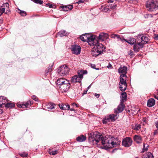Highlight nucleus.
<instances>
[{"instance_id": "44", "label": "nucleus", "mask_w": 158, "mask_h": 158, "mask_svg": "<svg viewBox=\"0 0 158 158\" xmlns=\"http://www.w3.org/2000/svg\"><path fill=\"white\" fill-rule=\"evenodd\" d=\"M148 147V145H147V146L146 147H145V143H144L143 145V152H144L145 151H147L148 149V148L147 147Z\"/></svg>"}, {"instance_id": "2", "label": "nucleus", "mask_w": 158, "mask_h": 158, "mask_svg": "<svg viewBox=\"0 0 158 158\" xmlns=\"http://www.w3.org/2000/svg\"><path fill=\"white\" fill-rule=\"evenodd\" d=\"M145 6L149 12H155L158 10V1L156 0H148L146 2Z\"/></svg>"}, {"instance_id": "55", "label": "nucleus", "mask_w": 158, "mask_h": 158, "mask_svg": "<svg viewBox=\"0 0 158 158\" xmlns=\"http://www.w3.org/2000/svg\"><path fill=\"white\" fill-rule=\"evenodd\" d=\"M115 0H108V3H112ZM116 1H117L118 0H115Z\"/></svg>"}, {"instance_id": "41", "label": "nucleus", "mask_w": 158, "mask_h": 158, "mask_svg": "<svg viewBox=\"0 0 158 158\" xmlns=\"http://www.w3.org/2000/svg\"><path fill=\"white\" fill-rule=\"evenodd\" d=\"M34 2H35V3L39 4H41L43 2L42 1L40 0H35Z\"/></svg>"}, {"instance_id": "37", "label": "nucleus", "mask_w": 158, "mask_h": 158, "mask_svg": "<svg viewBox=\"0 0 158 158\" xmlns=\"http://www.w3.org/2000/svg\"><path fill=\"white\" fill-rule=\"evenodd\" d=\"M19 13L23 16H25L27 15V14L26 12L24 11L21 10L19 9Z\"/></svg>"}, {"instance_id": "53", "label": "nucleus", "mask_w": 158, "mask_h": 158, "mask_svg": "<svg viewBox=\"0 0 158 158\" xmlns=\"http://www.w3.org/2000/svg\"><path fill=\"white\" fill-rule=\"evenodd\" d=\"M155 124L156 128H158V121L156 122Z\"/></svg>"}, {"instance_id": "7", "label": "nucleus", "mask_w": 158, "mask_h": 158, "mask_svg": "<svg viewBox=\"0 0 158 158\" xmlns=\"http://www.w3.org/2000/svg\"><path fill=\"white\" fill-rule=\"evenodd\" d=\"M71 49L72 53L73 54L78 55L81 52V48L78 45H73L72 46Z\"/></svg>"}, {"instance_id": "26", "label": "nucleus", "mask_w": 158, "mask_h": 158, "mask_svg": "<svg viewBox=\"0 0 158 158\" xmlns=\"http://www.w3.org/2000/svg\"><path fill=\"white\" fill-rule=\"evenodd\" d=\"M69 34L68 32L64 30H61L58 33V35L60 37L67 35Z\"/></svg>"}, {"instance_id": "50", "label": "nucleus", "mask_w": 158, "mask_h": 158, "mask_svg": "<svg viewBox=\"0 0 158 158\" xmlns=\"http://www.w3.org/2000/svg\"><path fill=\"white\" fill-rule=\"evenodd\" d=\"M129 54L130 56H132L133 55V51L130 50L129 52Z\"/></svg>"}, {"instance_id": "39", "label": "nucleus", "mask_w": 158, "mask_h": 158, "mask_svg": "<svg viewBox=\"0 0 158 158\" xmlns=\"http://www.w3.org/2000/svg\"><path fill=\"white\" fill-rule=\"evenodd\" d=\"M84 73H82V72H81L80 73H78V78H80L79 79L81 81L82 79L83 78Z\"/></svg>"}, {"instance_id": "57", "label": "nucleus", "mask_w": 158, "mask_h": 158, "mask_svg": "<svg viewBox=\"0 0 158 158\" xmlns=\"http://www.w3.org/2000/svg\"><path fill=\"white\" fill-rule=\"evenodd\" d=\"M155 39L158 40V34L155 37Z\"/></svg>"}, {"instance_id": "12", "label": "nucleus", "mask_w": 158, "mask_h": 158, "mask_svg": "<svg viewBox=\"0 0 158 158\" xmlns=\"http://www.w3.org/2000/svg\"><path fill=\"white\" fill-rule=\"evenodd\" d=\"M124 105L123 103L120 102V104L118 106L116 109H114V112L118 114L122 112L124 109Z\"/></svg>"}, {"instance_id": "6", "label": "nucleus", "mask_w": 158, "mask_h": 158, "mask_svg": "<svg viewBox=\"0 0 158 158\" xmlns=\"http://www.w3.org/2000/svg\"><path fill=\"white\" fill-rule=\"evenodd\" d=\"M9 5L7 3L3 4L1 8H0V16L2 15L3 13L8 14L9 12Z\"/></svg>"}, {"instance_id": "17", "label": "nucleus", "mask_w": 158, "mask_h": 158, "mask_svg": "<svg viewBox=\"0 0 158 158\" xmlns=\"http://www.w3.org/2000/svg\"><path fill=\"white\" fill-rule=\"evenodd\" d=\"M8 102L7 98L6 97L0 96V107L2 108L3 105L5 104Z\"/></svg>"}, {"instance_id": "28", "label": "nucleus", "mask_w": 158, "mask_h": 158, "mask_svg": "<svg viewBox=\"0 0 158 158\" xmlns=\"http://www.w3.org/2000/svg\"><path fill=\"white\" fill-rule=\"evenodd\" d=\"M88 34H83L80 37V39L84 42H87L88 40Z\"/></svg>"}, {"instance_id": "15", "label": "nucleus", "mask_w": 158, "mask_h": 158, "mask_svg": "<svg viewBox=\"0 0 158 158\" xmlns=\"http://www.w3.org/2000/svg\"><path fill=\"white\" fill-rule=\"evenodd\" d=\"M127 68L125 66L121 67L118 69V71L119 73H122V74H125L127 73Z\"/></svg>"}, {"instance_id": "36", "label": "nucleus", "mask_w": 158, "mask_h": 158, "mask_svg": "<svg viewBox=\"0 0 158 158\" xmlns=\"http://www.w3.org/2000/svg\"><path fill=\"white\" fill-rule=\"evenodd\" d=\"M58 151L55 150L54 151H52L51 150H49L48 152V153L50 155H54L57 153Z\"/></svg>"}, {"instance_id": "24", "label": "nucleus", "mask_w": 158, "mask_h": 158, "mask_svg": "<svg viewBox=\"0 0 158 158\" xmlns=\"http://www.w3.org/2000/svg\"><path fill=\"white\" fill-rule=\"evenodd\" d=\"M86 139V137L83 135H81L76 138L77 141L79 142H82L85 141Z\"/></svg>"}, {"instance_id": "1", "label": "nucleus", "mask_w": 158, "mask_h": 158, "mask_svg": "<svg viewBox=\"0 0 158 158\" xmlns=\"http://www.w3.org/2000/svg\"><path fill=\"white\" fill-rule=\"evenodd\" d=\"M108 137H103L99 132L96 131L90 134L88 139L89 142L93 145L98 144L101 141L102 144L105 145L107 147V145H108Z\"/></svg>"}, {"instance_id": "58", "label": "nucleus", "mask_w": 158, "mask_h": 158, "mask_svg": "<svg viewBox=\"0 0 158 158\" xmlns=\"http://www.w3.org/2000/svg\"><path fill=\"white\" fill-rule=\"evenodd\" d=\"M91 67L94 69H95L96 66L95 64H92L91 65Z\"/></svg>"}, {"instance_id": "20", "label": "nucleus", "mask_w": 158, "mask_h": 158, "mask_svg": "<svg viewBox=\"0 0 158 158\" xmlns=\"http://www.w3.org/2000/svg\"><path fill=\"white\" fill-rule=\"evenodd\" d=\"M80 78L78 77L77 75H74L73 77L71 79V83H76L77 82H80L81 81L79 79Z\"/></svg>"}, {"instance_id": "31", "label": "nucleus", "mask_w": 158, "mask_h": 158, "mask_svg": "<svg viewBox=\"0 0 158 158\" xmlns=\"http://www.w3.org/2000/svg\"><path fill=\"white\" fill-rule=\"evenodd\" d=\"M5 106L6 108H12L15 106V104L11 103H7L5 104Z\"/></svg>"}, {"instance_id": "5", "label": "nucleus", "mask_w": 158, "mask_h": 158, "mask_svg": "<svg viewBox=\"0 0 158 158\" xmlns=\"http://www.w3.org/2000/svg\"><path fill=\"white\" fill-rule=\"evenodd\" d=\"M56 84L59 85H66L67 87L66 89H68L70 87V84L69 81L64 78L59 79L56 82Z\"/></svg>"}, {"instance_id": "54", "label": "nucleus", "mask_w": 158, "mask_h": 158, "mask_svg": "<svg viewBox=\"0 0 158 158\" xmlns=\"http://www.w3.org/2000/svg\"><path fill=\"white\" fill-rule=\"evenodd\" d=\"M47 5L50 8H52V4H47Z\"/></svg>"}, {"instance_id": "27", "label": "nucleus", "mask_w": 158, "mask_h": 158, "mask_svg": "<svg viewBox=\"0 0 158 158\" xmlns=\"http://www.w3.org/2000/svg\"><path fill=\"white\" fill-rule=\"evenodd\" d=\"M124 40L130 44H133L136 42L135 39L133 38H130L128 40L125 39H124Z\"/></svg>"}, {"instance_id": "60", "label": "nucleus", "mask_w": 158, "mask_h": 158, "mask_svg": "<svg viewBox=\"0 0 158 158\" xmlns=\"http://www.w3.org/2000/svg\"><path fill=\"white\" fill-rule=\"evenodd\" d=\"M3 23V21L1 19L0 20V23Z\"/></svg>"}, {"instance_id": "38", "label": "nucleus", "mask_w": 158, "mask_h": 158, "mask_svg": "<svg viewBox=\"0 0 158 158\" xmlns=\"http://www.w3.org/2000/svg\"><path fill=\"white\" fill-rule=\"evenodd\" d=\"M53 65H52L51 67H49L45 71V73L46 74L47 73H48L49 72H51L52 71V67Z\"/></svg>"}, {"instance_id": "25", "label": "nucleus", "mask_w": 158, "mask_h": 158, "mask_svg": "<svg viewBox=\"0 0 158 158\" xmlns=\"http://www.w3.org/2000/svg\"><path fill=\"white\" fill-rule=\"evenodd\" d=\"M60 109L63 110H69V109L70 106L69 105L63 104L59 105Z\"/></svg>"}, {"instance_id": "22", "label": "nucleus", "mask_w": 158, "mask_h": 158, "mask_svg": "<svg viewBox=\"0 0 158 158\" xmlns=\"http://www.w3.org/2000/svg\"><path fill=\"white\" fill-rule=\"evenodd\" d=\"M121 94L122 96L121 97L120 102L122 103H123L124 102L126 101L127 100V94L125 92H122Z\"/></svg>"}, {"instance_id": "64", "label": "nucleus", "mask_w": 158, "mask_h": 158, "mask_svg": "<svg viewBox=\"0 0 158 158\" xmlns=\"http://www.w3.org/2000/svg\"><path fill=\"white\" fill-rule=\"evenodd\" d=\"M134 109H135V108H132V109H131V111H133H133H134Z\"/></svg>"}, {"instance_id": "8", "label": "nucleus", "mask_w": 158, "mask_h": 158, "mask_svg": "<svg viewBox=\"0 0 158 158\" xmlns=\"http://www.w3.org/2000/svg\"><path fill=\"white\" fill-rule=\"evenodd\" d=\"M137 38L141 40L140 43H142L143 46L144 44L147 43L149 40V39L145 35L143 34L139 35L137 36Z\"/></svg>"}, {"instance_id": "19", "label": "nucleus", "mask_w": 158, "mask_h": 158, "mask_svg": "<svg viewBox=\"0 0 158 158\" xmlns=\"http://www.w3.org/2000/svg\"><path fill=\"white\" fill-rule=\"evenodd\" d=\"M91 53L93 56L96 57L101 54V53L93 47Z\"/></svg>"}, {"instance_id": "13", "label": "nucleus", "mask_w": 158, "mask_h": 158, "mask_svg": "<svg viewBox=\"0 0 158 158\" xmlns=\"http://www.w3.org/2000/svg\"><path fill=\"white\" fill-rule=\"evenodd\" d=\"M114 137H111V138L109 137L108 139V145H107V147L108 148L114 147Z\"/></svg>"}, {"instance_id": "45", "label": "nucleus", "mask_w": 158, "mask_h": 158, "mask_svg": "<svg viewBox=\"0 0 158 158\" xmlns=\"http://www.w3.org/2000/svg\"><path fill=\"white\" fill-rule=\"evenodd\" d=\"M62 10L64 11H68L67 6H64L62 7Z\"/></svg>"}, {"instance_id": "29", "label": "nucleus", "mask_w": 158, "mask_h": 158, "mask_svg": "<svg viewBox=\"0 0 158 158\" xmlns=\"http://www.w3.org/2000/svg\"><path fill=\"white\" fill-rule=\"evenodd\" d=\"M112 122L110 117H109V115H107L105 117L104 119L102 120L103 123L104 124L107 123L108 122Z\"/></svg>"}, {"instance_id": "63", "label": "nucleus", "mask_w": 158, "mask_h": 158, "mask_svg": "<svg viewBox=\"0 0 158 158\" xmlns=\"http://www.w3.org/2000/svg\"><path fill=\"white\" fill-rule=\"evenodd\" d=\"M87 73V71H84L82 73H84V74L86 73Z\"/></svg>"}, {"instance_id": "42", "label": "nucleus", "mask_w": 158, "mask_h": 158, "mask_svg": "<svg viewBox=\"0 0 158 158\" xmlns=\"http://www.w3.org/2000/svg\"><path fill=\"white\" fill-rule=\"evenodd\" d=\"M17 106L19 107H21L23 108H24V106H25L23 104V103L22 104L18 103L17 104Z\"/></svg>"}, {"instance_id": "4", "label": "nucleus", "mask_w": 158, "mask_h": 158, "mask_svg": "<svg viewBox=\"0 0 158 158\" xmlns=\"http://www.w3.org/2000/svg\"><path fill=\"white\" fill-rule=\"evenodd\" d=\"M69 69L66 65L61 66L58 69L57 72L60 75L64 76L68 74L69 72Z\"/></svg>"}, {"instance_id": "34", "label": "nucleus", "mask_w": 158, "mask_h": 158, "mask_svg": "<svg viewBox=\"0 0 158 158\" xmlns=\"http://www.w3.org/2000/svg\"><path fill=\"white\" fill-rule=\"evenodd\" d=\"M114 147H116L117 146H118L121 143V142L120 141L116 139H114Z\"/></svg>"}, {"instance_id": "21", "label": "nucleus", "mask_w": 158, "mask_h": 158, "mask_svg": "<svg viewBox=\"0 0 158 158\" xmlns=\"http://www.w3.org/2000/svg\"><path fill=\"white\" fill-rule=\"evenodd\" d=\"M155 101L154 99L152 98L149 99L147 102L148 106L149 107H151L155 104Z\"/></svg>"}, {"instance_id": "43", "label": "nucleus", "mask_w": 158, "mask_h": 158, "mask_svg": "<svg viewBox=\"0 0 158 158\" xmlns=\"http://www.w3.org/2000/svg\"><path fill=\"white\" fill-rule=\"evenodd\" d=\"M140 128V126L139 125L135 126L133 128L135 130H139Z\"/></svg>"}, {"instance_id": "52", "label": "nucleus", "mask_w": 158, "mask_h": 158, "mask_svg": "<svg viewBox=\"0 0 158 158\" xmlns=\"http://www.w3.org/2000/svg\"><path fill=\"white\" fill-rule=\"evenodd\" d=\"M116 6V5H113V6H110V8L111 9H114L115 8Z\"/></svg>"}, {"instance_id": "18", "label": "nucleus", "mask_w": 158, "mask_h": 158, "mask_svg": "<svg viewBox=\"0 0 158 158\" xmlns=\"http://www.w3.org/2000/svg\"><path fill=\"white\" fill-rule=\"evenodd\" d=\"M134 140L137 143H140L142 142V137L140 135H135L134 137Z\"/></svg>"}, {"instance_id": "61", "label": "nucleus", "mask_w": 158, "mask_h": 158, "mask_svg": "<svg viewBox=\"0 0 158 158\" xmlns=\"http://www.w3.org/2000/svg\"><path fill=\"white\" fill-rule=\"evenodd\" d=\"M87 92V91H85L83 94V95H84V94H86V93Z\"/></svg>"}, {"instance_id": "49", "label": "nucleus", "mask_w": 158, "mask_h": 158, "mask_svg": "<svg viewBox=\"0 0 158 158\" xmlns=\"http://www.w3.org/2000/svg\"><path fill=\"white\" fill-rule=\"evenodd\" d=\"M84 0H79L78 2H77V3L78 4H79L80 3H83L84 2Z\"/></svg>"}, {"instance_id": "23", "label": "nucleus", "mask_w": 158, "mask_h": 158, "mask_svg": "<svg viewBox=\"0 0 158 158\" xmlns=\"http://www.w3.org/2000/svg\"><path fill=\"white\" fill-rule=\"evenodd\" d=\"M118 115L117 114L115 115L114 114H111L109 115V117H110L112 122H114L118 118Z\"/></svg>"}, {"instance_id": "62", "label": "nucleus", "mask_w": 158, "mask_h": 158, "mask_svg": "<svg viewBox=\"0 0 158 158\" xmlns=\"http://www.w3.org/2000/svg\"><path fill=\"white\" fill-rule=\"evenodd\" d=\"M70 110H71V111H74V110L73 109V108H71L70 109Z\"/></svg>"}, {"instance_id": "35", "label": "nucleus", "mask_w": 158, "mask_h": 158, "mask_svg": "<svg viewBox=\"0 0 158 158\" xmlns=\"http://www.w3.org/2000/svg\"><path fill=\"white\" fill-rule=\"evenodd\" d=\"M111 36L112 38H113L114 39H115V38H117L118 40L121 39V38L120 37V36L117 34H112L111 35Z\"/></svg>"}, {"instance_id": "16", "label": "nucleus", "mask_w": 158, "mask_h": 158, "mask_svg": "<svg viewBox=\"0 0 158 158\" xmlns=\"http://www.w3.org/2000/svg\"><path fill=\"white\" fill-rule=\"evenodd\" d=\"M108 37V34L102 32L99 35L98 39L102 41H104L105 39H107Z\"/></svg>"}, {"instance_id": "30", "label": "nucleus", "mask_w": 158, "mask_h": 158, "mask_svg": "<svg viewBox=\"0 0 158 158\" xmlns=\"http://www.w3.org/2000/svg\"><path fill=\"white\" fill-rule=\"evenodd\" d=\"M142 158H153L152 154L150 152H148L143 155Z\"/></svg>"}, {"instance_id": "33", "label": "nucleus", "mask_w": 158, "mask_h": 158, "mask_svg": "<svg viewBox=\"0 0 158 158\" xmlns=\"http://www.w3.org/2000/svg\"><path fill=\"white\" fill-rule=\"evenodd\" d=\"M55 104L52 103H49L47 105V108L50 109H52L54 108Z\"/></svg>"}, {"instance_id": "11", "label": "nucleus", "mask_w": 158, "mask_h": 158, "mask_svg": "<svg viewBox=\"0 0 158 158\" xmlns=\"http://www.w3.org/2000/svg\"><path fill=\"white\" fill-rule=\"evenodd\" d=\"M94 46V48L97 50H98L101 53L102 52L104 49H105V48L103 45L102 44L99 43L98 41Z\"/></svg>"}, {"instance_id": "47", "label": "nucleus", "mask_w": 158, "mask_h": 158, "mask_svg": "<svg viewBox=\"0 0 158 158\" xmlns=\"http://www.w3.org/2000/svg\"><path fill=\"white\" fill-rule=\"evenodd\" d=\"M67 7L69 11L71 10L73 8V6L72 5L68 6Z\"/></svg>"}, {"instance_id": "48", "label": "nucleus", "mask_w": 158, "mask_h": 158, "mask_svg": "<svg viewBox=\"0 0 158 158\" xmlns=\"http://www.w3.org/2000/svg\"><path fill=\"white\" fill-rule=\"evenodd\" d=\"M107 68L109 69H111L113 68V67L112 65L110 63H109L108 65L107 66Z\"/></svg>"}, {"instance_id": "46", "label": "nucleus", "mask_w": 158, "mask_h": 158, "mask_svg": "<svg viewBox=\"0 0 158 158\" xmlns=\"http://www.w3.org/2000/svg\"><path fill=\"white\" fill-rule=\"evenodd\" d=\"M32 98L36 101H38V98L35 95H33L32 96Z\"/></svg>"}, {"instance_id": "10", "label": "nucleus", "mask_w": 158, "mask_h": 158, "mask_svg": "<svg viewBox=\"0 0 158 158\" xmlns=\"http://www.w3.org/2000/svg\"><path fill=\"white\" fill-rule=\"evenodd\" d=\"M90 46L94 45L95 44L98 42L97 40L95 39V36L94 35H88V40L87 41Z\"/></svg>"}, {"instance_id": "32", "label": "nucleus", "mask_w": 158, "mask_h": 158, "mask_svg": "<svg viewBox=\"0 0 158 158\" xmlns=\"http://www.w3.org/2000/svg\"><path fill=\"white\" fill-rule=\"evenodd\" d=\"M33 103L32 101H31L30 100H29L27 102L25 103H23V104L25 106H24V108H27L29 106H31Z\"/></svg>"}, {"instance_id": "56", "label": "nucleus", "mask_w": 158, "mask_h": 158, "mask_svg": "<svg viewBox=\"0 0 158 158\" xmlns=\"http://www.w3.org/2000/svg\"><path fill=\"white\" fill-rule=\"evenodd\" d=\"M72 106H76V107H77L78 106L77 104L75 103H73L72 104Z\"/></svg>"}, {"instance_id": "3", "label": "nucleus", "mask_w": 158, "mask_h": 158, "mask_svg": "<svg viewBox=\"0 0 158 158\" xmlns=\"http://www.w3.org/2000/svg\"><path fill=\"white\" fill-rule=\"evenodd\" d=\"M127 76L125 74H121L120 77V82L119 83V89L120 90L124 91L127 87L126 81Z\"/></svg>"}, {"instance_id": "9", "label": "nucleus", "mask_w": 158, "mask_h": 158, "mask_svg": "<svg viewBox=\"0 0 158 158\" xmlns=\"http://www.w3.org/2000/svg\"><path fill=\"white\" fill-rule=\"evenodd\" d=\"M132 143V140L130 138L127 137L123 140L122 144L124 147H128L131 145Z\"/></svg>"}, {"instance_id": "51", "label": "nucleus", "mask_w": 158, "mask_h": 158, "mask_svg": "<svg viewBox=\"0 0 158 158\" xmlns=\"http://www.w3.org/2000/svg\"><path fill=\"white\" fill-rule=\"evenodd\" d=\"M94 95L97 98H98L100 96V95L99 94L96 93H95Z\"/></svg>"}, {"instance_id": "40", "label": "nucleus", "mask_w": 158, "mask_h": 158, "mask_svg": "<svg viewBox=\"0 0 158 158\" xmlns=\"http://www.w3.org/2000/svg\"><path fill=\"white\" fill-rule=\"evenodd\" d=\"M27 153L26 152H23L22 153L19 154V155L22 157H27Z\"/></svg>"}, {"instance_id": "14", "label": "nucleus", "mask_w": 158, "mask_h": 158, "mask_svg": "<svg viewBox=\"0 0 158 158\" xmlns=\"http://www.w3.org/2000/svg\"><path fill=\"white\" fill-rule=\"evenodd\" d=\"M143 47L142 43L139 42L137 44H135L134 45V50L135 52H138L140 48Z\"/></svg>"}, {"instance_id": "59", "label": "nucleus", "mask_w": 158, "mask_h": 158, "mask_svg": "<svg viewBox=\"0 0 158 158\" xmlns=\"http://www.w3.org/2000/svg\"><path fill=\"white\" fill-rule=\"evenodd\" d=\"M109 10V8H107V7H106L105 9H104V10L106 11H108Z\"/></svg>"}]
</instances>
